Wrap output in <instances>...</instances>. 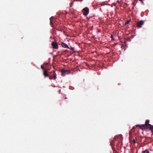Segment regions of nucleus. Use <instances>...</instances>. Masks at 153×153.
I'll return each instance as SVG.
<instances>
[{"mask_svg": "<svg viewBox=\"0 0 153 153\" xmlns=\"http://www.w3.org/2000/svg\"><path fill=\"white\" fill-rule=\"evenodd\" d=\"M69 89H72V90H73V89H74V88L73 87H72L71 86H70L69 87Z\"/></svg>", "mask_w": 153, "mask_h": 153, "instance_id": "obj_19", "label": "nucleus"}, {"mask_svg": "<svg viewBox=\"0 0 153 153\" xmlns=\"http://www.w3.org/2000/svg\"><path fill=\"white\" fill-rule=\"evenodd\" d=\"M53 17H54V16H52L49 19L50 21V25H51V27H52L54 28L55 27H54V26L53 24V22H52L51 21V18H53Z\"/></svg>", "mask_w": 153, "mask_h": 153, "instance_id": "obj_10", "label": "nucleus"}, {"mask_svg": "<svg viewBox=\"0 0 153 153\" xmlns=\"http://www.w3.org/2000/svg\"><path fill=\"white\" fill-rule=\"evenodd\" d=\"M129 22H130L128 20L126 22L125 25H126L128 24L129 23Z\"/></svg>", "mask_w": 153, "mask_h": 153, "instance_id": "obj_20", "label": "nucleus"}, {"mask_svg": "<svg viewBox=\"0 0 153 153\" xmlns=\"http://www.w3.org/2000/svg\"><path fill=\"white\" fill-rule=\"evenodd\" d=\"M149 120H146L145 124L141 125H137L136 126V127L138 126L140 128L143 130L145 129H149L152 132H153V126L149 124Z\"/></svg>", "mask_w": 153, "mask_h": 153, "instance_id": "obj_1", "label": "nucleus"}, {"mask_svg": "<svg viewBox=\"0 0 153 153\" xmlns=\"http://www.w3.org/2000/svg\"><path fill=\"white\" fill-rule=\"evenodd\" d=\"M144 21L142 20H140L139 22H137L136 23L137 26L139 28L142 27V25H143Z\"/></svg>", "mask_w": 153, "mask_h": 153, "instance_id": "obj_7", "label": "nucleus"}, {"mask_svg": "<svg viewBox=\"0 0 153 153\" xmlns=\"http://www.w3.org/2000/svg\"><path fill=\"white\" fill-rule=\"evenodd\" d=\"M51 45L53 48L55 49H58L59 48V46L57 42L53 41L51 43Z\"/></svg>", "mask_w": 153, "mask_h": 153, "instance_id": "obj_6", "label": "nucleus"}, {"mask_svg": "<svg viewBox=\"0 0 153 153\" xmlns=\"http://www.w3.org/2000/svg\"><path fill=\"white\" fill-rule=\"evenodd\" d=\"M47 72L48 71L46 69H45L43 71V74L45 76V78L48 77L49 76V75L47 74Z\"/></svg>", "mask_w": 153, "mask_h": 153, "instance_id": "obj_9", "label": "nucleus"}, {"mask_svg": "<svg viewBox=\"0 0 153 153\" xmlns=\"http://www.w3.org/2000/svg\"><path fill=\"white\" fill-rule=\"evenodd\" d=\"M100 5L101 7H103L105 5V1L102 2L100 3L99 4L94 5L92 6L94 8V9L96 10V9L99 7L100 6Z\"/></svg>", "mask_w": 153, "mask_h": 153, "instance_id": "obj_4", "label": "nucleus"}, {"mask_svg": "<svg viewBox=\"0 0 153 153\" xmlns=\"http://www.w3.org/2000/svg\"><path fill=\"white\" fill-rule=\"evenodd\" d=\"M135 129V127H133L132 129L134 130V129Z\"/></svg>", "mask_w": 153, "mask_h": 153, "instance_id": "obj_25", "label": "nucleus"}, {"mask_svg": "<svg viewBox=\"0 0 153 153\" xmlns=\"http://www.w3.org/2000/svg\"><path fill=\"white\" fill-rule=\"evenodd\" d=\"M65 51H68V50H65Z\"/></svg>", "mask_w": 153, "mask_h": 153, "instance_id": "obj_33", "label": "nucleus"}, {"mask_svg": "<svg viewBox=\"0 0 153 153\" xmlns=\"http://www.w3.org/2000/svg\"><path fill=\"white\" fill-rule=\"evenodd\" d=\"M89 11V9L86 7L84 8L82 10L83 15L85 16H86L88 14Z\"/></svg>", "mask_w": 153, "mask_h": 153, "instance_id": "obj_3", "label": "nucleus"}, {"mask_svg": "<svg viewBox=\"0 0 153 153\" xmlns=\"http://www.w3.org/2000/svg\"><path fill=\"white\" fill-rule=\"evenodd\" d=\"M100 66L101 68H105V65L104 62H101Z\"/></svg>", "mask_w": 153, "mask_h": 153, "instance_id": "obj_14", "label": "nucleus"}, {"mask_svg": "<svg viewBox=\"0 0 153 153\" xmlns=\"http://www.w3.org/2000/svg\"><path fill=\"white\" fill-rule=\"evenodd\" d=\"M41 68L42 69H43V65H42L41 66Z\"/></svg>", "mask_w": 153, "mask_h": 153, "instance_id": "obj_23", "label": "nucleus"}, {"mask_svg": "<svg viewBox=\"0 0 153 153\" xmlns=\"http://www.w3.org/2000/svg\"><path fill=\"white\" fill-rule=\"evenodd\" d=\"M102 7H100V10H102Z\"/></svg>", "mask_w": 153, "mask_h": 153, "instance_id": "obj_30", "label": "nucleus"}, {"mask_svg": "<svg viewBox=\"0 0 153 153\" xmlns=\"http://www.w3.org/2000/svg\"><path fill=\"white\" fill-rule=\"evenodd\" d=\"M68 49L72 51H74L75 49L74 47H71L70 48L69 47V48Z\"/></svg>", "mask_w": 153, "mask_h": 153, "instance_id": "obj_16", "label": "nucleus"}, {"mask_svg": "<svg viewBox=\"0 0 153 153\" xmlns=\"http://www.w3.org/2000/svg\"><path fill=\"white\" fill-rule=\"evenodd\" d=\"M107 33L106 34V39L109 41H111L112 40H114V39L113 38L112 35L110 33H108L107 32Z\"/></svg>", "mask_w": 153, "mask_h": 153, "instance_id": "obj_2", "label": "nucleus"}, {"mask_svg": "<svg viewBox=\"0 0 153 153\" xmlns=\"http://www.w3.org/2000/svg\"><path fill=\"white\" fill-rule=\"evenodd\" d=\"M71 73V71L69 70H63L61 71L62 76H64L66 75L69 74Z\"/></svg>", "mask_w": 153, "mask_h": 153, "instance_id": "obj_5", "label": "nucleus"}, {"mask_svg": "<svg viewBox=\"0 0 153 153\" xmlns=\"http://www.w3.org/2000/svg\"><path fill=\"white\" fill-rule=\"evenodd\" d=\"M52 73L53 74L52 75V76H53V79L54 80H55L57 78L56 74L55 73V71H53Z\"/></svg>", "mask_w": 153, "mask_h": 153, "instance_id": "obj_11", "label": "nucleus"}, {"mask_svg": "<svg viewBox=\"0 0 153 153\" xmlns=\"http://www.w3.org/2000/svg\"><path fill=\"white\" fill-rule=\"evenodd\" d=\"M114 140H112L111 142H110V145L111 147H112V149L113 150H114Z\"/></svg>", "mask_w": 153, "mask_h": 153, "instance_id": "obj_13", "label": "nucleus"}, {"mask_svg": "<svg viewBox=\"0 0 153 153\" xmlns=\"http://www.w3.org/2000/svg\"><path fill=\"white\" fill-rule=\"evenodd\" d=\"M53 87H56V86H55V85H54L53 86Z\"/></svg>", "mask_w": 153, "mask_h": 153, "instance_id": "obj_31", "label": "nucleus"}, {"mask_svg": "<svg viewBox=\"0 0 153 153\" xmlns=\"http://www.w3.org/2000/svg\"><path fill=\"white\" fill-rule=\"evenodd\" d=\"M61 45L64 48H69V47L68 46V45L65 43L62 42H61Z\"/></svg>", "mask_w": 153, "mask_h": 153, "instance_id": "obj_8", "label": "nucleus"}, {"mask_svg": "<svg viewBox=\"0 0 153 153\" xmlns=\"http://www.w3.org/2000/svg\"><path fill=\"white\" fill-rule=\"evenodd\" d=\"M67 98L66 97H65V99H67Z\"/></svg>", "mask_w": 153, "mask_h": 153, "instance_id": "obj_28", "label": "nucleus"}, {"mask_svg": "<svg viewBox=\"0 0 153 153\" xmlns=\"http://www.w3.org/2000/svg\"><path fill=\"white\" fill-rule=\"evenodd\" d=\"M142 153H150L149 151L147 149H146L144 151H142Z\"/></svg>", "mask_w": 153, "mask_h": 153, "instance_id": "obj_15", "label": "nucleus"}, {"mask_svg": "<svg viewBox=\"0 0 153 153\" xmlns=\"http://www.w3.org/2000/svg\"><path fill=\"white\" fill-rule=\"evenodd\" d=\"M97 74H99V73H97Z\"/></svg>", "mask_w": 153, "mask_h": 153, "instance_id": "obj_32", "label": "nucleus"}, {"mask_svg": "<svg viewBox=\"0 0 153 153\" xmlns=\"http://www.w3.org/2000/svg\"><path fill=\"white\" fill-rule=\"evenodd\" d=\"M55 29H56L57 30L59 31L62 32V30H59V29H57V28H55Z\"/></svg>", "mask_w": 153, "mask_h": 153, "instance_id": "obj_18", "label": "nucleus"}, {"mask_svg": "<svg viewBox=\"0 0 153 153\" xmlns=\"http://www.w3.org/2000/svg\"><path fill=\"white\" fill-rule=\"evenodd\" d=\"M61 89H59V92H61Z\"/></svg>", "mask_w": 153, "mask_h": 153, "instance_id": "obj_26", "label": "nucleus"}, {"mask_svg": "<svg viewBox=\"0 0 153 153\" xmlns=\"http://www.w3.org/2000/svg\"><path fill=\"white\" fill-rule=\"evenodd\" d=\"M73 4L70 5V7H71L72 6Z\"/></svg>", "mask_w": 153, "mask_h": 153, "instance_id": "obj_24", "label": "nucleus"}, {"mask_svg": "<svg viewBox=\"0 0 153 153\" xmlns=\"http://www.w3.org/2000/svg\"><path fill=\"white\" fill-rule=\"evenodd\" d=\"M114 139H116V137H114Z\"/></svg>", "mask_w": 153, "mask_h": 153, "instance_id": "obj_27", "label": "nucleus"}, {"mask_svg": "<svg viewBox=\"0 0 153 153\" xmlns=\"http://www.w3.org/2000/svg\"><path fill=\"white\" fill-rule=\"evenodd\" d=\"M139 1H141V3H142V4H143V0H139Z\"/></svg>", "mask_w": 153, "mask_h": 153, "instance_id": "obj_22", "label": "nucleus"}, {"mask_svg": "<svg viewBox=\"0 0 153 153\" xmlns=\"http://www.w3.org/2000/svg\"><path fill=\"white\" fill-rule=\"evenodd\" d=\"M136 139V137H135V138L134 139V138H133V140H132V142L134 144H135L136 143V141H135V139Z\"/></svg>", "mask_w": 153, "mask_h": 153, "instance_id": "obj_17", "label": "nucleus"}, {"mask_svg": "<svg viewBox=\"0 0 153 153\" xmlns=\"http://www.w3.org/2000/svg\"><path fill=\"white\" fill-rule=\"evenodd\" d=\"M132 129H131L129 132V140L130 141H131L132 140V137L131 136V134L132 132Z\"/></svg>", "mask_w": 153, "mask_h": 153, "instance_id": "obj_12", "label": "nucleus"}, {"mask_svg": "<svg viewBox=\"0 0 153 153\" xmlns=\"http://www.w3.org/2000/svg\"><path fill=\"white\" fill-rule=\"evenodd\" d=\"M76 56V54H75L74 55V56Z\"/></svg>", "mask_w": 153, "mask_h": 153, "instance_id": "obj_29", "label": "nucleus"}, {"mask_svg": "<svg viewBox=\"0 0 153 153\" xmlns=\"http://www.w3.org/2000/svg\"><path fill=\"white\" fill-rule=\"evenodd\" d=\"M48 77H49V78L50 80H51L52 79H53L52 77L53 76H52V77H51V76H49Z\"/></svg>", "mask_w": 153, "mask_h": 153, "instance_id": "obj_21", "label": "nucleus"}]
</instances>
